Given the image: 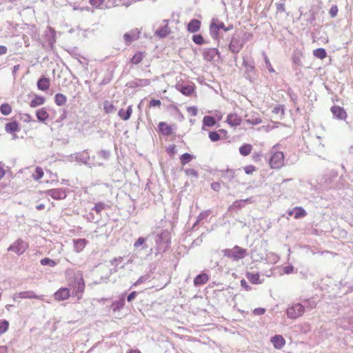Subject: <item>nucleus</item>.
<instances>
[{
  "mask_svg": "<svg viewBox=\"0 0 353 353\" xmlns=\"http://www.w3.org/2000/svg\"><path fill=\"white\" fill-rule=\"evenodd\" d=\"M150 80L148 79H135L128 83L127 85L132 88H136L139 87H145L149 85Z\"/></svg>",
  "mask_w": 353,
  "mask_h": 353,
  "instance_id": "4468645a",
  "label": "nucleus"
},
{
  "mask_svg": "<svg viewBox=\"0 0 353 353\" xmlns=\"http://www.w3.org/2000/svg\"><path fill=\"white\" fill-rule=\"evenodd\" d=\"M245 41L239 34H234L229 44V50L234 54H238L243 48Z\"/></svg>",
  "mask_w": 353,
  "mask_h": 353,
  "instance_id": "39448f33",
  "label": "nucleus"
},
{
  "mask_svg": "<svg viewBox=\"0 0 353 353\" xmlns=\"http://www.w3.org/2000/svg\"><path fill=\"white\" fill-rule=\"evenodd\" d=\"M195 159V157L189 153H184L180 157L181 163L183 165L188 163L192 159Z\"/></svg>",
  "mask_w": 353,
  "mask_h": 353,
  "instance_id": "a19ab883",
  "label": "nucleus"
},
{
  "mask_svg": "<svg viewBox=\"0 0 353 353\" xmlns=\"http://www.w3.org/2000/svg\"><path fill=\"white\" fill-rule=\"evenodd\" d=\"M41 264L43 265H49L54 267L57 265V262L49 258H44L41 260Z\"/></svg>",
  "mask_w": 353,
  "mask_h": 353,
  "instance_id": "864d4df0",
  "label": "nucleus"
},
{
  "mask_svg": "<svg viewBox=\"0 0 353 353\" xmlns=\"http://www.w3.org/2000/svg\"><path fill=\"white\" fill-rule=\"evenodd\" d=\"M109 206L108 204L103 202H97L95 203L94 206L92 208V210L96 212L97 215L101 216V213L103 210L108 208Z\"/></svg>",
  "mask_w": 353,
  "mask_h": 353,
  "instance_id": "7c9ffc66",
  "label": "nucleus"
},
{
  "mask_svg": "<svg viewBox=\"0 0 353 353\" xmlns=\"http://www.w3.org/2000/svg\"><path fill=\"white\" fill-rule=\"evenodd\" d=\"M185 174L189 176H193L194 178H198L199 173L194 169H185L184 170Z\"/></svg>",
  "mask_w": 353,
  "mask_h": 353,
  "instance_id": "bf43d9fd",
  "label": "nucleus"
},
{
  "mask_svg": "<svg viewBox=\"0 0 353 353\" xmlns=\"http://www.w3.org/2000/svg\"><path fill=\"white\" fill-rule=\"evenodd\" d=\"M164 22H166V24L163 26H161V28H159L156 32H155V34L161 38H164L165 37H167L170 32V30L168 28V21L166 20H164L163 21Z\"/></svg>",
  "mask_w": 353,
  "mask_h": 353,
  "instance_id": "a878e982",
  "label": "nucleus"
},
{
  "mask_svg": "<svg viewBox=\"0 0 353 353\" xmlns=\"http://www.w3.org/2000/svg\"><path fill=\"white\" fill-rule=\"evenodd\" d=\"M176 88L185 96H190L194 92V86L192 85L177 84Z\"/></svg>",
  "mask_w": 353,
  "mask_h": 353,
  "instance_id": "6ab92c4d",
  "label": "nucleus"
},
{
  "mask_svg": "<svg viewBox=\"0 0 353 353\" xmlns=\"http://www.w3.org/2000/svg\"><path fill=\"white\" fill-rule=\"evenodd\" d=\"M226 121L230 125L236 127L241 124V118L235 113L230 114L227 117Z\"/></svg>",
  "mask_w": 353,
  "mask_h": 353,
  "instance_id": "f3484780",
  "label": "nucleus"
},
{
  "mask_svg": "<svg viewBox=\"0 0 353 353\" xmlns=\"http://www.w3.org/2000/svg\"><path fill=\"white\" fill-rule=\"evenodd\" d=\"M201 27V21L198 19H192L188 24V30L190 32L194 33L199 30Z\"/></svg>",
  "mask_w": 353,
  "mask_h": 353,
  "instance_id": "412c9836",
  "label": "nucleus"
},
{
  "mask_svg": "<svg viewBox=\"0 0 353 353\" xmlns=\"http://www.w3.org/2000/svg\"><path fill=\"white\" fill-rule=\"evenodd\" d=\"M125 305V298L121 296L119 300L115 301L112 303V307L114 311H119Z\"/></svg>",
  "mask_w": 353,
  "mask_h": 353,
  "instance_id": "e433bc0d",
  "label": "nucleus"
},
{
  "mask_svg": "<svg viewBox=\"0 0 353 353\" xmlns=\"http://www.w3.org/2000/svg\"><path fill=\"white\" fill-rule=\"evenodd\" d=\"M146 238L140 236L137 239V240L134 243V247L135 249H138L140 246H142V249L147 248L148 246L145 243Z\"/></svg>",
  "mask_w": 353,
  "mask_h": 353,
  "instance_id": "c03bdc74",
  "label": "nucleus"
},
{
  "mask_svg": "<svg viewBox=\"0 0 353 353\" xmlns=\"http://www.w3.org/2000/svg\"><path fill=\"white\" fill-rule=\"evenodd\" d=\"M38 89L42 91H46L49 89L50 81L48 78L41 77L37 81Z\"/></svg>",
  "mask_w": 353,
  "mask_h": 353,
  "instance_id": "c85d7f7f",
  "label": "nucleus"
},
{
  "mask_svg": "<svg viewBox=\"0 0 353 353\" xmlns=\"http://www.w3.org/2000/svg\"><path fill=\"white\" fill-rule=\"evenodd\" d=\"M313 54L314 57L323 59L327 56V52L324 48H317L313 51Z\"/></svg>",
  "mask_w": 353,
  "mask_h": 353,
  "instance_id": "49530a36",
  "label": "nucleus"
},
{
  "mask_svg": "<svg viewBox=\"0 0 353 353\" xmlns=\"http://www.w3.org/2000/svg\"><path fill=\"white\" fill-rule=\"evenodd\" d=\"M0 111L2 114L8 116L12 112V107L8 103H3L0 106Z\"/></svg>",
  "mask_w": 353,
  "mask_h": 353,
  "instance_id": "a18cd8bd",
  "label": "nucleus"
},
{
  "mask_svg": "<svg viewBox=\"0 0 353 353\" xmlns=\"http://www.w3.org/2000/svg\"><path fill=\"white\" fill-rule=\"evenodd\" d=\"M158 128L160 132L165 136H169L172 132L171 126L168 125L165 122H160L158 125Z\"/></svg>",
  "mask_w": 353,
  "mask_h": 353,
  "instance_id": "bb28decb",
  "label": "nucleus"
},
{
  "mask_svg": "<svg viewBox=\"0 0 353 353\" xmlns=\"http://www.w3.org/2000/svg\"><path fill=\"white\" fill-rule=\"evenodd\" d=\"M248 203H251V198H248L246 199H241L235 201L228 208L229 210L232 211L234 209H241L245 206V205Z\"/></svg>",
  "mask_w": 353,
  "mask_h": 353,
  "instance_id": "a211bd4d",
  "label": "nucleus"
},
{
  "mask_svg": "<svg viewBox=\"0 0 353 353\" xmlns=\"http://www.w3.org/2000/svg\"><path fill=\"white\" fill-rule=\"evenodd\" d=\"M271 342L276 349H281L285 344V341L281 335H275L271 338Z\"/></svg>",
  "mask_w": 353,
  "mask_h": 353,
  "instance_id": "aec40b11",
  "label": "nucleus"
},
{
  "mask_svg": "<svg viewBox=\"0 0 353 353\" xmlns=\"http://www.w3.org/2000/svg\"><path fill=\"white\" fill-rule=\"evenodd\" d=\"M149 275L148 274H145L144 276H141L134 283V286H137L145 281H146L148 279H149Z\"/></svg>",
  "mask_w": 353,
  "mask_h": 353,
  "instance_id": "69168bd1",
  "label": "nucleus"
},
{
  "mask_svg": "<svg viewBox=\"0 0 353 353\" xmlns=\"http://www.w3.org/2000/svg\"><path fill=\"white\" fill-rule=\"evenodd\" d=\"M203 57L205 60L212 61L216 57L219 58V52L216 48H208L204 50Z\"/></svg>",
  "mask_w": 353,
  "mask_h": 353,
  "instance_id": "f8f14e48",
  "label": "nucleus"
},
{
  "mask_svg": "<svg viewBox=\"0 0 353 353\" xmlns=\"http://www.w3.org/2000/svg\"><path fill=\"white\" fill-rule=\"evenodd\" d=\"M212 20L216 23L218 28H219L221 30H223L224 32H228V31H230L233 29L232 25H230L226 27L223 21H220L219 19H218L216 18H213Z\"/></svg>",
  "mask_w": 353,
  "mask_h": 353,
  "instance_id": "c9c22d12",
  "label": "nucleus"
},
{
  "mask_svg": "<svg viewBox=\"0 0 353 353\" xmlns=\"http://www.w3.org/2000/svg\"><path fill=\"white\" fill-rule=\"evenodd\" d=\"M223 255L234 261H239L243 259L247 253V250L238 245H235L232 249H224L222 250Z\"/></svg>",
  "mask_w": 353,
  "mask_h": 353,
  "instance_id": "f03ea898",
  "label": "nucleus"
},
{
  "mask_svg": "<svg viewBox=\"0 0 353 353\" xmlns=\"http://www.w3.org/2000/svg\"><path fill=\"white\" fill-rule=\"evenodd\" d=\"M262 122L261 118H254V119H246V123L252 125H258Z\"/></svg>",
  "mask_w": 353,
  "mask_h": 353,
  "instance_id": "680f3d73",
  "label": "nucleus"
},
{
  "mask_svg": "<svg viewBox=\"0 0 353 353\" xmlns=\"http://www.w3.org/2000/svg\"><path fill=\"white\" fill-rule=\"evenodd\" d=\"M337 324L345 330H350L353 331V321L352 320V317L339 320Z\"/></svg>",
  "mask_w": 353,
  "mask_h": 353,
  "instance_id": "b1692460",
  "label": "nucleus"
},
{
  "mask_svg": "<svg viewBox=\"0 0 353 353\" xmlns=\"http://www.w3.org/2000/svg\"><path fill=\"white\" fill-rule=\"evenodd\" d=\"M192 41L198 45H202L204 43L203 37L201 34H194Z\"/></svg>",
  "mask_w": 353,
  "mask_h": 353,
  "instance_id": "6e6d98bb",
  "label": "nucleus"
},
{
  "mask_svg": "<svg viewBox=\"0 0 353 353\" xmlns=\"http://www.w3.org/2000/svg\"><path fill=\"white\" fill-rule=\"evenodd\" d=\"M294 218L296 219L305 217L307 214L306 211L302 207L294 208Z\"/></svg>",
  "mask_w": 353,
  "mask_h": 353,
  "instance_id": "ea45409f",
  "label": "nucleus"
},
{
  "mask_svg": "<svg viewBox=\"0 0 353 353\" xmlns=\"http://www.w3.org/2000/svg\"><path fill=\"white\" fill-rule=\"evenodd\" d=\"M54 101L57 105L61 106L66 103L67 98L64 94L61 93H58L55 95Z\"/></svg>",
  "mask_w": 353,
  "mask_h": 353,
  "instance_id": "58836bf2",
  "label": "nucleus"
},
{
  "mask_svg": "<svg viewBox=\"0 0 353 353\" xmlns=\"http://www.w3.org/2000/svg\"><path fill=\"white\" fill-rule=\"evenodd\" d=\"M36 116L39 121L43 122L49 117V114L44 108H41L37 110Z\"/></svg>",
  "mask_w": 353,
  "mask_h": 353,
  "instance_id": "72a5a7b5",
  "label": "nucleus"
},
{
  "mask_svg": "<svg viewBox=\"0 0 353 353\" xmlns=\"http://www.w3.org/2000/svg\"><path fill=\"white\" fill-rule=\"evenodd\" d=\"M269 164L272 169H280L284 165V154L282 152L276 151L274 147L272 149Z\"/></svg>",
  "mask_w": 353,
  "mask_h": 353,
  "instance_id": "20e7f679",
  "label": "nucleus"
},
{
  "mask_svg": "<svg viewBox=\"0 0 353 353\" xmlns=\"http://www.w3.org/2000/svg\"><path fill=\"white\" fill-rule=\"evenodd\" d=\"M105 0H89L90 4L94 8H101Z\"/></svg>",
  "mask_w": 353,
  "mask_h": 353,
  "instance_id": "5fc2aeb1",
  "label": "nucleus"
},
{
  "mask_svg": "<svg viewBox=\"0 0 353 353\" xmlns=\"http://www.w3.org/2000/svg\"><path fill=\"white\" fill-rule=\"evenodd\" d=\"M272 113L275 114H279L281 113V116H283L284 114V108L281 105L276 106L272 110Z\"/></svg>",
  "mask_w": 353,
  "mask_h": 353,
  "instance_id": "052dcab7",
  "label": "nucleus"
},
{
  "mask_svg": "<svg viewBox=\"0 0 353 353\" xmlns=\"http://www.w3.org/2000/svg\"><path fill=\"white\" fill-rule=\"evenodd\" d=\"M252 146L250 144H244L239 148V152L243 156H247L250 154Z\"/></svg>",
  "mask_w": 353,
  "mask_h": 353,
  "instance_id": "79ce46f5",
  "label": "nucleus"
},
{
  "mask_svg": "<svg viewBox=\"0 0 353 353\" xmlns=\"http://www.w3.org/2000/svg\"><path fill=\"white\" fill-rule=\"evenodd\" d=\"M243 65L245 68V78L250 81L254 78V63L253 60L243 58Z\"/></svg>",
  "mask_w": 353,
  "mask_h": 353,
  "instance_id": "0eeeda50",
  "label": "nucleus"
},
{
  "mask_svg": "<svg viewBox=\"0 0 353 353\" xmlns=\"http://www.w3.org/2000/svg\"><path fill=\"white\" fill-rule=\"evenodd\" d=\"M46 194L52 197L54 199H63L66 197V192L63 188H55L48 190L46 192Z\"/></svg>",
  "mask_w": 353,
  "mask_h": 353,
  "instance_id": "9d476101",
  "label": "nucleus"
},
{
  "mask_svg": "<svg viewBox=\"0 0 353 353\" xmlns=\"http://www.w3.org/2000/svg\"><path fill=\"white\" fill-rule=\"evenodd\" d=\"M216 121L215 119L212 116H205L203 119V125L208 127H212L215 125Z\"/></svg>",
  "mask_w": 353,
  "mask_h": 353,
  "instance_id": "37998d69",
  "label": "nucleus"
},
{
  "mask_svg": "<svg viewBox=\"0 0 353 353\" xmlns=\"http://www.w3.org/2000/svg\"><path fill=\"white\" fill-rule=\"evenodd\" d=\"M5 130L8 133H14L19 131V123L14 121L6 124Z\"/></svg>",
  "mask_w": 353,
  "mask_h": 353,
  "instance_id": "cd10ccee",
  "label": "nucleus"
},
{
  "mask_svg": "<svg viewBox=\"0 0 353 353\" xmlns=\"http://www.w3.org/2000/svg\"><path fill=\"white\" fill-rule=\"evenodd\" d=\"M139 37V32L136 30H132L130 32H127L123 35V39L126 46H130L133 41L138 39Z\"/></svg>",
  "mask_w": 353,
  "mask_h": 353,
  "instance_id": "9b49d317",
  "label": "nucleus"
},
{
  "mask_svg": "<svg viewBox=\"0 0 353 353\" xmlns=\"http://www.w3.org/2000/svg\"><path fill=\"white\" fill-rule=\"evenodd\" d=\"M75 285L72 291V295L76 296L77 299H81L82 297V294L85 290V283L83 279V277H76L75 280Z\"/></svg>",
  "mask_w": 353,
  "mask_h": 353,
  "instance_id": "6e6552de",
  "label": "nucleus"
},
{
  "mask_svg": "<svg viewBox=\"0 0 353 353\" xmlns=\"http://www.w3.org/2000/svg\"><path fill=\"white\" fill-rule=\"evenodd\" d=\"M209 138L212 141H217L221 139L220 134L216 131L209 132Z\"/></svg>",
  "mask_w": 353,
  "mask_h": 353,
  "instance_id": "13d9d810",
  "label": "nucleus"
},
{
  "mask_svg": "<svg viewBox=\"0 0 353 353\" xmlns=\"http://www.w3.org/2000/svg\"><path fill=\"white\" fill-rule=\"evenodd\" d=\"M220 31L221 30L218 28L216 23L212 19L210 25V33L212 38L215 40H219Z\"/></svg>",
  "mask_w": 353,
  "mask_h": 353,
  "instance_id": "5701e85b",
  "label": "nucleus"
},
{
  "mask_svg": "<svg viewBox=\"0 0 353 353\" xmlns=\"http://www.w3.org/2000/svg\"><path fill=\"white\" fill-rule=\"evenodd\" d=\"M302 304L303 306L305 307V311L306 310H311L315 308L316 306V301L313 298L303 300Z\"/></svg>",
  "mask_w": 353,
  "mask_h": 353,
  "instance_id": "2f4dec72",
  "label": "nucleus"
},
{
  "mask_svg": "<svg viewBox=\"0 0 353 353\" xmlns=\"http://www.w3.org/2000/svg\"><path fill=\"white\" fill-rule=\"evenodd\" d=\"M246 278L248 279V281L250 283H252L253 284L261 283V281L260 280V276H259V273L247 272Z\"/></svg>",
  "mask_w": 353,
  "mask_h": 353,
  "instance_id": "473e14b6",
  "label": "nucleus"
},
{
  "mask_svg": "<svg viewBox=\"0 0 353 353\" xmlns=\"http://www.w3.org/2000/svg\"><path fill=\"white\" fill-rule=\"evenodd\" d=\"M104 110L107 114L112 113L114 111V106L108 101H105L103 103Z\"/></svg>",
  "mask_w": 353,
  "mask_h": 353,
  "instance_id": "8fccbe9b",
  "label": "nucleus"
},
{
  "mask_svg": "<svg viewBox=\"0 0 353 353\" xmlns=\"http://www.w3.org/2000/svg\"><path fill=\"white\" fill-rule=\"evenodd\" d=\"M236 175V172L234 170L227 169L225 171H221V176L223 179L228 180V181H232Z\"/></svg>",
  "mask_w": 353,
  "mask_h": 353,
  "instance_id": "f704fd0d",
  "label": "nucleus"
},
{
  "mask_svg": "<svg viewBox=\"0 0 353 353\" xmlns=\"http://www.w3.org/2000/svg\"><path fill=\"white\" fill-rule=\"evenodd\" d=\"M28 247L29 244L28 242L21 239H19L9 246L8 250L14 252L18 255H21L26 251Z\"/></svg>",
  "mask_w": 353,
  "mask_h": 353,
  "instance_id": "423d86ee",
  "label": "nucleus"
},
{
  "mask_svg": "<svg viewBox=\"0 0 353 353\" xmlns=\"http://www.w3.org/2000/svg\"><path fill=\"white\" fill-rule=\"evenodd\" d=\"M187 111L191 115V116H193V117H195L196 116L197 114V108L196 107H188V109H187Z\"/></svg>",
  "mask_w": 353,
  "mask_h": 353,
  "instance_id": "774afa93",
  "label": "nucleus"
},
{
  "mask_svg": "<svg viewBox=\"0 0 353 353\" xmlns=\"http://www.w3.org/2000/svg\"><path fill=\"white\" fill-rule=\"evenodd\" d=\"M305 307L301 303H292L286 310V314L290 319H296L304 314Z\"/></svg>",
  "mask_w": 353,
  "mask_h": 353,
  "instance_id": "7ed1b4c3",
  "label": "nucleus"
},
{
  "mask_svg": "<svg viewBox=\"0 0 353 353\" xmlns=\"http://www.w3.org/2000/svg\"><path fill=\"white\" fill-rule=\"evenodd\" d=\"M143 59V54L142 52H139L137 53H136L133 57L131 59V62L133 63V64H138L139 63H141Z\"/></svg>",
  "mask_w": 353,
  "mask_h": 353,
  "instance_id": "09e8293b",
  "label": "nucleus"
},
{
  "mask_svg": "<svg viewBox=\"0 0 353 353\" xmlns=\"http://www.w3.org/2000/svg\"><path fill=\"white\" fill-rule=\"evenodd\" d=\"M70 290L67 288H61L54 294V298L57 301H64L70 296Z\"/></svg>",
  "mask_w": 353,
  "mask_h": 353,
  "instance_id": "ddd939ff",
  "label": "nucleus"
},
{
  "mask_svg": "<svg viewBox=\"0 0 353 353\" xmlns=\"http://www.w3.org/2000/svg\"><path fill=\"white\" fill-rule=\"evenodd\" d=\"M155 242L157 254L165 252L170 247V233L167 230L161 231L156 236Z\"/></svg>",
  "mask_w": 353,
  "mask_h": 353,
  "instance_id": "f257e3e1",
  "label": "nucleus"
},
{
  "mask_svg": "<svg viewBox=\"0 0 353 353\" xmlns=\"http://www.w3.org/2000/svg\"><path fill=\"white\" fill-rule=\"evenodd\" d=\"M256 170V168L254 165H248L244 168V171L247 174H251Z\"/></svg>",
  "mask_w": 353,
  "mask_h": 353,
  "instance_id": "338daca9",
  "label": "nucleus"
},
{
  "mask_svg": "<svg viewBox=\"0 0 353 353\" xmlns=\"http://www.w3.org/2000/svg\"><path fill=\"white\" fill-rule=\"evenodd\" d=\"M122 261L123 257H116L111 261V264L115 266L114 268L110 269V272L112 274L117 272L119 269L123 268L125 267L124 264H121Z\"/></svg>",
  "mask_w": 353,
  "mask_h": 353,
  "instance_id": "4be33fe9",
  "label": "nucleus"
},
{
  "mask_svg": "<svg viewBox=\"0 0 353 353\" xmlns=\"http://www.w3.org/2000/svg\"><path fill=\"white\" fill-rule=\"evenodd\" d=\"M9 323L7 321L3 320L0 323V334L5 333L8 329Z\"/></svg>",
  "mask_w": 353,
  "mask_h": 353,
  "instance_id": "4d7b16f0",
  "label": "nucleus"
},
{
  "mask_svg": "<svg viewBox=\"0 0 353 353\" xmlns=\"http://www.w3.org/2000/svg\"><path fill=\"white\" fill-rule=\"evenodd\" d=\"M331 111H332L333 115L339 119L344 120L347 117L346 112L341 107L336 106V105L333 106L331 108Z\"/></svg>",
  "mask_w": 353,
  "mask_h": 353,
  "instance_id": "dca6fc26",
  "label": "nucleus"
},
{
  "mask_svg": "<svg viewBox=\"0 0 353 353\" xmlns=\"http://www.w3.org/2000/svg\"><path fill=\"white\" fill-rule=\"evenodd\" d=\"M45 103V99L41 96H35V97L30 102V107L36 108L37 106L41 105Z\"/></svg>",
  "mask_w": 353,
  "mask_h": 353,
  "instance_id": "4c0bfd02",
  "label": "nucleus"
},
{
  "mask_svg": "<svg viewBox=\"0 0 353 353\" xmlns=\"http://www.w3.org/2000/svg\"><path fill=\"white\" fill-rule=\"evenodd\" d=\"M43 176V171L42 168H41L39 167H37L35 169L34 173L32 174L33 179L37 181L41 179Z\"/></svg>",
  "mask_w": 353,
  "mask_h": 353,
  "instance_id": "603ef678",
  "label": "nucleus"
},
{
  "mask_svg": "<svg viewBox=\"0 0 353 353\" xmlns=\"http://www.w3.org/2000/svg\"><path fill=\"white\" fill-rule=\"evenodd\" d=\"M43 295H37L33 291H24L14 295V300L17 301V299H35L39 300H43Z\"/></svg>",
  "mask_w": 353,
  "mask_h": 353,
  "instance_id": "1a4fd4ad",
  "label": "nucleus"
},
{
  "mask_svg": "<svg viewBox=\"0 0 353 353\" xmlns=\"http://www.w3.org/2000/svg\"><path fill=\"white\" fill-rule=\"evenodd\" d=\"M71 158L76 161L81 162L84 164H88L90 157L86 151H83L82 152H77L72 154Z\"/></svg>",
  "mask_w": 353,
  "mask_h": 353,
  "instance_id": "2eb2a0df",
  "label": "nucleus"
},
{
  "mask_svg": "<svg viewBox=\"0 0 353 353\" xmlns=\"http://www.w3.org/2000/svg\"><path fill=\"white\" fill-rule=\"evenodd\" d=\"M209 279V276L205 273H201L198 274L194 279V284L196 286L201 285L207 283Z\"/></svg>",
  "mask_w": 353,
  "mask_h": 353,
  "instance_id": "393cba45",
  "label": "nucleus"
},
{
  "mask_svg": "<svg viewBox=\"0 0 353 353\" xmlns=\"http://www.w3.org/2000/svg\"><path fill=\"white\" fill-rule=\"evenodd\" d=\"M210 214V211H203L199 214L197 216V219L196 223L193 225V228H194L197 223H199L202 220L206 219Z\"/></svg>",
  "mask_w": 353,
  "mask_h": 353,
  "instance_id": "3c124183",
  "label": "nucleus"
},
{
  "mask_svg": "<svg viewBox=\"0 0 353 353\" xmlns=\"http://www.w3.org/2000/svg\"><path fill=\"white\" fill-rule=\"evenodd\" d=\"M132 113V106L129 105L125 111L123 109L119 110L118 115L124 121L128 120Z\"/></svg>",
  "mask_w": 353,
  "mask_h": 353,
  "instance_id": "c756f323",
  "label": "nucleus"
},
{
  "mask_svg": "<svg viewBox=\"0 0 353 353\" xmlns=\"http://www.w3.org/2000/svg\"><path fill=\"white\" fill-rule=\"evenodd\" d=\"M86 245V240L84 239H79L74 241L75 248L78 252L81 251Z\"/></svg>",
  "mask_w": 353,
  "mask_h": 353,
  "instance_id": "de8ad7c7",
  "label": "nucleus"
},
{
  "mask_svg": "<svg viewBox=\"0 0 353 353\" xmlns=\"http://www.w3.org/2000/svg\"><path fill=\"white\" fill-rule=\"evenodd\" d=\"M100 217L101 216H99V215H97V216H94V214L92 213V212H90L88 214V219L91 221V222H94V223H97L98 222L99 220H100Z\"/></svg>",
  "mask_w": 353,
  "mask_h": 353,
  "instance_id": "e2e57ef3",
  "label": "nucleus"
},
{
  "mask_svg": "<svg viewBox=\"0 0 353 353\" xmlns=\"http://www.w3.org/2000/svg\"><path fill=\"white\" fill-rule=\"evenodd\" d=\"M98 155L99 157H101L104 159H108V158L110 157V152L108 150H101L99 153H98Z\"/></svg>",
  "mask_w": 353,
  "mask_h": 353,
  "instance_id": "0e129e2a",
  "label": "nucleus"
}]
</instances>
